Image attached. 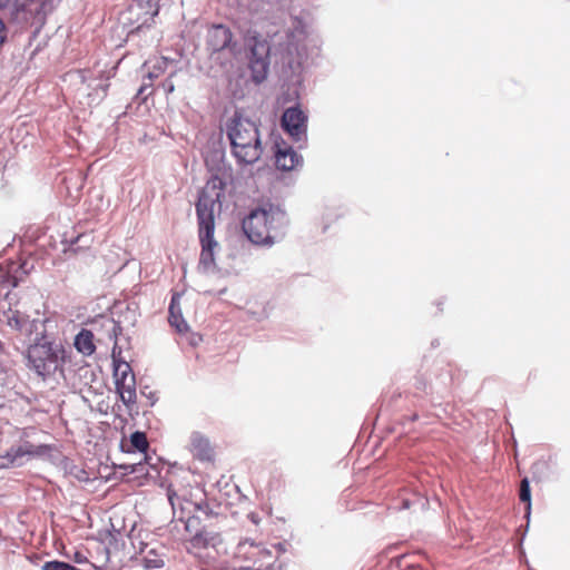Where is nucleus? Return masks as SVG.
I'll return each mask as SVG.
<instances>
[{
    "label": "nucleus",
    "mask_w": 570,
    "mask_h": 570,
    "mask_svg": "<svg viewBox=\"0 0 570 570\" xmlns=\"http://www.w3.org/2000/svg\"><path fill=\"white\" fill-rule=\"evenodd\" d=\"M78 569L79 568H77L70 563H67L63 561H58V560L47 561L42 564V570H78Z\"/></svg>",
    "instance_id": "obj_22"
},
{
    "label": "nucleus",
    "mask_w": 570,
    "mask_h": 570,
    "mask_svg": "<svg viewBox=\"0 0 570 570\" xmlns=\"http://www.w3.org/2000/svg\"><path fill=\"white\" fill-rule=\"evenodd\" d=\"M403 507H404V508H409V503H407V501H404Z\"/></svg>",
    "instance_id": "obj_30"
},
{
    "label": "nucleus",
    "mask_w": 570,
    "mask_h": 570,
    "mask_svg": "<svg viewBox=\"0 0 570 570\" xmlns=\"http://www.w3.org/2000/svg\"><path fill=\"white\" fill-rule=\"evenodd\" d=\"M163 88L165 90L166 94H173L174 90H175V85L174 82L170 80V79H166L164 82H163Z\"/></svg>",
    "instance_id": "obj_25"
},
{
    "label": "nucleus",
    "mask_w": 570,
    "mask_h": 570,
    "mask_svg": "<svg viewBox=\"0 0 570 570\" xmlns=\"http://www.w3.org/2000/svg\"><path fill=\"white\" fill-rule=\"evenodd\" d=\"M95 243V234L94 230L86 232L79 234L70 243V250L75 254L81 253L83 250L90 249Z\"/></svg>",
    "instance_id": "obj_17"
},
{
    "label": "nucleus",
    "mask_w": 570,
    "mask_h": 570,
    "mask_svg": "<svg viewBox=\"0 0 570 570\" xmlns=\"http://www.w3.org/2000/svg\"><path fill=\"white\" fill-rule=\"evenodd\" d=\"M151 86H153V83H151V82H149V81H148V82L144 81V83H142V85L140 86V88L138 89L137 96H138V97H141V98H142V100L145 101V100L147 99V97H148L149 95H151V91H148V92H147V89H149Z\"/></svg>",
    "instance_id": "obj_24"
},
{
    "label": "nucleus",
    "mask_w": 570,
    "mask_h": 570,
    "mask_svg": "<svg viewBox=\"0 0 570 570\" xmlns=\"http://www.w3.org/2000/svg\"><path fill=\"white\" fill-rule=\"evenodd\" d=\"M10 0H0V10H3L8 4Z\"/></svg>",
    "instance_id": "obj_28"
},
{
    "label": "nucleus",
    "mask_w": 570,
    "mask_h": 570,
    "mask_svg": "<svg viewBox=\"0 0 570 570\" xmlns=\"http://www.w3.org/2000/svg\"><path fill=\"white\" fill-rule=\"evenodd\" d=\"M76 350L85 356H90L96 351L94 334L91 331L82 328L75 337Z\"/></svg>",
    "instance_id": "obj_15"
},
{
    "label": "nucleus",
    "mask_w": 570,
    "mask_h": 570,
    "mask_svg": "<svg viewBox=\"0 0 570 570\" xmlns=\"http://www.w3.org/2000/svg\"><path fill=\"white\" fill-rule=\"evenodd\" d=\"M145 567L148 569H159L163 568L165 562L161 558H159L156 553L154 558L149 556L144 559Z\"/></svg>",
    "instance_id": "obj_23"
},
{
    "label": "nucleus",
    "mask_w": 570,
    "mask_h": 570,
    "mask_svg": "<svg viewBox=\"0 0 570 570\" xmlns=\"http://www.w3.org/2000/svg\"><path fill=\"white\" fill-rule=\"evenodd\" d=\"M233 39L230 29L224 24H213L207 30L206 43L210 51L219 52L226 49Z\"/></svg>",
    "instance_id": "obj_9"
},
{
    "label": "nucleus",
    "mask_w": 570,
    "mask_h": 570,
    "mask_svg": "<svg viewBox=\"0 0 570 570\" xmlns=\"http://www.w3.org/2000/svg\"><path fill=\"white\" fill-rule=\"evenodd\" d=\"M4 316L7 324L13 330L21 331L28 324V316L18 309L9 308Z\"/></svg>",
    "instance_id": "obj_19"
},
{
    "label": "nucleus",
    "mask_w": 570,
    "mask_h": 570,
    "mask_svg": "<svg viewBox=\"0 0 570 570\" xmlns=\"http://www.w3.org/2000/svg\"><path fill=\"white\" fill-rule=\"evenodd\" d=\"M28 366L39 376L47 377L60 367L63 360V348L52 342H37L28 347Z\"/></svg>",
    "instance_id": "obj_4"
},
{
    "label": "nucleus",
    "mask_w": 570,
    "mask_h": 570,
    "mask_svg": "<svg viewBox=\"0 0 570 570\" xmlns=\"http://www.w3.org/2000/svg\"><path fill=\"white\" fill-rule=\"evenodd\" d=\"M6 36H7L6 26L2 21V19H0V45H2L3 41L6 40Z\"/></svg>",
    "instance_id": "obj_26"
},
{
    "label": "nucleus",
    "mask_w": 570,
    "mask_h": 570,
    "mask_svg": "<svg viewBox=\"0 0 570 570\" xmlns=\"http://www.w3.org/2000/svg\"><path fill=\"white\" fill-rule=\"evenodd\" d=\"M225 183L218 176L209 178L202 188L196 203L198 237L202 246L199 265L209 271L215 267V249L218 243L214 238L215 209L220 207Z\"/></svg>",
    "instance_id": "obj_1"
},
{
    "label": "nucleus",
    "mask_w": 570,
    "mask_h": 570,
    "mask_svg": "<svg viewBox=\"0 0 570 570\" xmlns=\"http://www.w3.org/2000/svg\"><path fill=\"white\" fill-rule=\"evenodd\" d=\"M249 55L248 68L252 80L262 83L266 80L271 65V46L261 36H253L248 39Z\"/></svg>",
    "instance_id": "obj_5"
},
{
    "label": "nucleus",
    "mask_w": 570,
    "mask_h": 570,
    "mask_svg": "<svg viewBox=\"0 0 570 570\" xmlns=\"http://www.w3.org/2000/svg\"><path fill=\"white\" fill-rule=\"evenodd\" d=\"M179 299V294L176 293L173 295L168 309V321L178 333L183 334L189 331V325L183 317Z\"/></svg>",
    "instance_id": "obj_13"
},
{
    "label": "nucleus",
    "mask_w": 570,
    "mask_h": 570,
    "mask_svg": "<svg viewBox=\"0 0 570 570\" xmlns=\"http://www.w3.org/2000/svg\"><path fill=\"white\" fill-rule=\"evenodd\" d=\"M45 452V446H37L29 442H26L18 448H12L7 452L6 455L0 456V468L6 469L11 465L20 464V459L29 455L36 456L41 455Z\"/></svg>",
    "instance_id": "obj_8"
},
{
    "label": "nucleus",
    "mask_w": 570,
    "mask_h": 570,
    "mask_svg": "<svg viewBox=\"0 0 570 570\" xmlns=\"http://www.w3.org/2000/svg\"><path fill=\"white\" fill-rule=\"evenodd\" d=\"M286 215L279 209H255L244 220L243 229L250 242L259 245L274 244L285 235Z\"/></svg>",
    "instance_id": "obj_2"
},
{
    "label": "nucleus",
    "mask_w": 570,
    "mask_h": 570,
    "mask_svg": "<svg viewBox=\"0 0 570 570\" xmlns=\"http://www.w3.org/2000/svg\"><path fill=\"white\" fill-rule=\"evenodd\" d=\"M302 161V157L292 147H278L275 153V165L283 171L295 169Z\"/></svg>",
    "instance_id": "obj_11"
},
{
    "label": "nucleus",
    "mask_w": 570,
    "mask_h": 570,
    "mask_svg": "<svg viewBox=\"0 0 570 570\" xmlns=\"http://www.w3.org/2000/svg\"><path fill=\"white\" fill-rule=\"evenodd\" d=\"M80 561H81V557L76 558V562H80Z\"/></svg>",
    "instance_id": "obj_32"
},
{
    "label": "nucleus",
    "mask_w": 570,
    "mask_h": 570,
    "mask_svg": "<svg viewBox=\"0 0 570 570\" xmlns=\"http://www.w3.org/2000/svg\"><path fill=\"white\" fill-rule=\"evenodd\" d=\"M130 443L134 449H136L139 452H146L149 448V443L147 440V436L144 432H134L130 435Z\"/></svg>",
    "instance_id": "obj_20"
},
{
    "label": "nucleus",
    "mask_w": 570,
    "mask_h": 570,
    "mask_svg": "<svg viewBox=\"0 0 570 570\" xmlns=\"http://www.w3.org/2000/svg\"><path fill=\"white\" fill-rule=\"evenodd\" d=\"M168 500L173 509L179 508L183 512L186 511L187 513L202 511L205 504L204 499L194 500L191 494L190 498H186L171 489L168 490Z\"/></svg>",
    "instance_id": "obj_12"
},
{
    "label": "nucleus",
    "mask_w": 570,
    "mask_h": 570,
    "mask_svg": "<svg viewBox=\"0 0 570 570\" xmlns=\"http://www.w3.org/2000/svg\"><path fill=\"white\" fill-rule=\"evenodd\" d=\"M141 8L146 9V13L151 18L159 12V0H135Z\"/></svg>",
    "instance_id": "obj_21"
},
{
    "label": "nucleus",
    "mask_w": 570,
    "mask_h": 570,
    "mask_svg": "<svg viewBox=\"0 0 570 570\" xmlns=\"http://www.w3.org/2000/svg\"><path fill=\"white\" fill-rule=\"evenodd\" d=\"M307 115L298 107L287 108L282 116V127L295 141L306 140Z\"/></svg>",
    "instance_id": "obj_7"
},
{
    "label": "nucleus",
    "mask_w": 570,
    "mask_h": 570,
    "mask_svg": "<svg viewBox=\"0 0 570 570\" xmlns=\"http://www.w3.org/2000/svg\"><path fill=\"white\" fill-rule=\"evenodd\" d=\"M215 539V535L199 531L188 541L187 551L197 554L200 550L214 544Z\"/></svg>",
    "instance_id": "obj_16"
},
{
    "label": "nucleus",
    "mask_w": 570,
    "mask_h": 570,
    "mask_svg": "<svg viewBox=\"0 0 570 570\" xmlns=\"http://www.w3.org/2000/svg\"><path fill=\"white\" fill-rule=\"evenodd\" d=\"M135 471H136L135 465H130V472L132 473Z\"/></svg>",
    "instance_id": "obj_29"
},
{
    "label": "nucleus",
    "mask_w": 570,
    "mask_h": 570,
    "mask_svg": "<svg viewBox=\"0 0 570 570\" xmlns=\"http://www.w3.org/2000/svg\"><path fill=\"white\" fill-rule=\"evenodd\" d=\"M80 561H81V557L76 558V562H80Z\"/></svg>",
    "instance_id": "obj_31"
},
{
    "label": "nucleus",
    "mask_w": 570,
    "mask_h": 570,
    "mask_svg": "<svg viewBox=\"0 0 570 570\" xmlns=\"http://www.w3.org/2000/svg\"><path fill=\"white\" fill-rule=\"evenodd\" d=\"M227 136L238 163L254 164L261 158L263 149L255 122L235 115L227 125Z\"/></svg>",
    "instance_id": "obj_3"
},
{
    "label": "nucleus",
    "mask_w": 570,
    "mask_h": 570,
    "mask_svg": "<svg viewBox=\"0 0 570 570\" xmlns=\"http://www.w3.org/2000/svg\"><path fill=\"white\" fill-rule=\"evenodd\" d=\"M112 361L117 393L125 405L131 406L137 400L135 375L127 362L117 358L115 348L112 350Z\"/></svg>",
    "instance_id": "obj_6"
},
{
    "label": "nucleus",
    "mask_w": 570,
    "mask_h": 570,
    "mask_svg": "<svg viewBox=\"0 0 570 570\" xmlns=\"http://www.w3.org/2000/svg\"><path fill=\"white\" fill-rule=\"evenodd\" d=\"M46 2V0H17V12L23 14L24 21L43 17Z\"/></svg>",
    "instance_id": "obj_14"
},
{
    "label": "nucleus",
    "mask_w": 570,
    "mask_h": 570,
    "mask_svg": "<svg viewBox=\"0 0 570 570\" xmlns=\"http://www.w3.org/2000/svg\"><path fill=\"white\" fill-rule=\"evenodd\" d=\"M519 498L520 501L525 503V519L527 522H530L531 517V489H530V482L528 478H523L520 482V491H519ZM529 528V523H527L525 531Z\"/></svg>",
    "instance_id": "obj_18"
},
{
    "label": "nucleus",
    "mask_w": 570,
    "mask_h": 570,
    "mask_svg": "<svg viewBox=\"0 0 570 570\" xmlns=\"http://www.w3.org/2000/svg\"><path fill=\"white\" fill-rule=\"evenodd\" d=\"M160 72H161L160 68L157 71L148 72V75H147L148 81L153 83L154 79L158 78Z\"/></svg>",
    "instance_id": "obj_27"
},
{
    "label": "nucleus",
    "mask_w": 570,
    "mask_h": 570,
    "mask_svg": "<svg viewBox=\"0 0 570 570\" xmlns=\"http://www.w3.org/2000/svg\"><path fill=\"white\" fill-rule=\"evenodd\" d=\"M189 450L193 456L199 461H214L215 450L212 446L209 440L199 432H194L190 435Z\"/></svg>",
    "instance_id": "obj_10"
}]
</instances>
